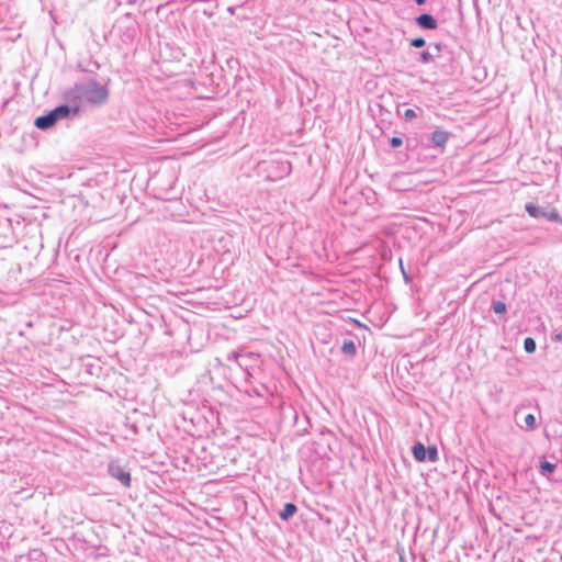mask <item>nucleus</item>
<instances>
[{
	"label": "nucleus",
	"mask_w": 562,
	"mask_h": 562,
	"mask_svg": "<svg viewBox=\"0 0 562 562\" xmlns=\"http://www.w3.org/2000/svg\"><path fill=\"white\" fill-rule=\"evenodd\" d=\"M108 97L109 91L106 87L95 80H87L76 83L64 93V99L71 106L74 115H77L87 104H103Z\"/></svg>",
	"instance_id": "nucleus-1"
},
{
	"label": "nucleus",
	"mask_w": 562,
	"mask_h": 562,
	"mask_svg": "<svg viewBox=\"0 0 562 562\" xmlns=\"http://www.w3.org/2000/svg\"><path fill=\"white\" fill-rule=\"evenodd\" d=\"M74 115V111L71 106L66 102V104H61L53 109L46 115L38 116L34 125L40 130H48L55 125L57 121L64 120Z\"/></svg>",
	"instance_id": "nucleus-2"
},
{
	"label": "nucleus",
	"mask_w": 562,
	"mask_h": 562,
	"mask_svg": "<svg viewBox=\"0 0 562 562\" xmlns=\"http://www.w3.org/2000/svg\"><path fill=\"white\" fill-rule=\"evenodd\" d=\"M525 210L533 218H547L550 222H561V216L555 210L548 212L533 203H527Z\"/></svg>",
	"instance_id": "nucleus-3"
},
{
	"label": "nucleus",
	"mask_w": 562,
	"mask_h": 562,
	"mask_svg": "<svg viewBox=\"0 0 562 562\" xmlns=\"http://www.w3.org/2000/svg\"><path fill=\"white\" fill-rule=\"evenodd\" d=\"M108 472L111 477L117 480L123 486L131 485V474L121 464L115 461L109 463Z\"/></svg>",
	"instance_id": "nucleus-4"
},
{
	"label": "nucleus",
	"mask_w": 562,
	"mask_h": 562,
	"mask_svg": "<svg viewBox=\"0 0 562 562\" xmlns=\"http://www.w3.org/2000/svg\"><path fill=\"white\" fill-rule=\"evenodd\" d=\"M416 23L418 26L426 29V30H435L437 27V21L436 19L428 13L420 14L416 19Z\"/></svg>",
	"instance_id": "nucleus-5"
},
{
	"label": "nucleus",
	"mask_w": 562,
	"mask_h": 562,
	"mask_svg": "<svg viewBox=\"0 0 562 562\" xmlns=\"http://www.w3.org/2000/svg\"><path fill=\"white\" fill-rule=\"evenodd\" d=\"M448 138L449 133L442 130H437L431 134V142L437 147H445Z\"/></svg>",
	"instance_id": "nucleus-6"
},
{
	"label": "nucleus",
	"mask_w": 562,
	"mask_h": 562,
	"mask_svg": "<svg viewBox=\"0 0 562 562\" xmlns=\"http://www.w3.org/2000/svg\"><path fill=\"white\" fill-rule=\"evenodd\" d=\"M426 450L427 448L422 442H416L412 448L415 460L419 462L426 461Z\"/></svg>",
	"instance_id": "nucleus-7"
},
{
	"label": "nucleus",
	"mask_w": 562,
	"mask_h": 562,
	"mask_svg": "<svg viewBox=\"0 0 562 562\" xmlns=\"http://www.w3.org/2000/svg\"><path fill=\"white\" fill-rule=\"evenodd\" d=\"M297 512V507L293 503H286L279 516L282 520H289L295 513Z\"/></svg>",
	"instance_id": "nucleus-8"
},
{
	"label": "nucleus",
	"mask_w": 562,
	"mask_h": 562,
	"mask_svg": "<svg viewBox=\"0 0 562 562\" xmlns=\"http://www.w3.org/2000/svg\"><path fill=\"white\" fill-rule=\"evenodd\" d=\"M555 468H557V464L551 463L543 459L540 461L539 472L541 475L548 477L550 474H552L554 472Z\"/></svg>",
	"instance_id": "nucleus-9"
},
{
	"label": "nucleus",
	"mask_w": 562,
	"mask_h": 562,
	"mask_svg": "<svg viewBox=\"0 0 562 562\" xmlns=\"http://www.w3.org/2000/svg\"><path fill=\"white\" fill-rule=\"evenodd\" d=\"M246 394L249 396H257V397L265 398L268 394V389L263 385L252 386V387L246 390Z\"/></svg>",
	"instance_id": "nucleus-10"
},
{
	"label": "nucleus",
	"mask_w": 562,
	"mask_h": 562,
	"mask_svg": "<svg viewBox=\"0 0 562 562\" xmlns=\"http://www.w3.org/2000/svg\"><path fill=\"white\" fill-rule=\"evenodd\" d=\"M27 558L30 562H43L44 554L40 549H32L29 551Z\"/></svg>",
	"instance_id": "nucleus-11"
},
{
	"label": "nucleus",
	"mask_w": 562,
	"mask_h": 562,
	"mask_svg": "<svg viewBox=\"0 0 562 562\" xmlns=\"http://www.w3.org/2000/svg\"><path fill=\"white\" fill-rule=\"evenodd\" d=\"M426 460L436 462L438 460V450L435 446H429L426 450Z\"/></svg>",
	"instance_id": "nucleus-12"
},
{
	"label": "nucleus",
	"mask_w": 562,
	"mask_h": 562,
	"mask_svg": "<svg viewBox=\"0 0 562 562\" xmlns=\"http://www.w3.org/2000/svg\"><path fill=\"white\" fill-rule=\"evenodd\" d=\"M492 308L496 314H503L506 312V304L502 301L493 302Z\"/></svg>",
	"instance_id": "nucleus-13"
},
{
	"label": "nucleus",
	"mask_w": 562,
	"mask_h": 562,
	"mask_svg": "<svg viewBox=\"0 0 562 562\" xmlns=\"http://www.w3.org/2000/svg\"><path fill=\"white\" fill-rule=\"evenodd\" d=\"M525 424L528 429L532 430L536 428V417L533 414H528L525 416Z\"/></svg>",
	"instance_id": "nucleus-14"
},
{
	"label": "nucleus",
	"mask_w": 562,
	"mask_h": 562,
	"mask_svg": "<svg viewBox=\"0 0 562 562\" xmlns=\"http://www.w3.org/2000/svg\"><path fill=\"white\" fill-rule=\"evenodd\" d=\"M525 351H536V341L531 337H527L524 341Z\"/></svg>",
	"instance_id": "nucleus-15"
},
{
	"label": "nucleus",
	"mask_w": 562,
	"mask_h": 562,
	"mask_svg": "<svg viewBox=\"0 0 562 562\" xmlns=\"http://www.w3.org/2000/svg\"><path fill=\"white\" fill-rule=\"evenodd\" d=\"M434 58H435V56L428 50H425L420 54V61L423 64H428V63L432 61Z\"/></svg>",
	"instance_id": "nucleus-16"
},
{
	"label": "nucleus",
	"mask_w": 562,
	"mask_h": 562,
	"mask_svg": "<svg viewBox=\"0 0 562 562\" xmlns=\"http://www.w3.org/2000/svg\"><path fill=\"white\" fill-rule=\"evenodd\" d=\"M341 351H356V346L352 340H345L341 346Z\"/></svg>",
	"instance_id": "nucleus-17"
},
{
	"label": "nucleus",
	"mask_w": 562,
	"mask_h": 562,
	"mask_svg": "<svg viewBox=\"0 0 562 562\" xmlns=\"http://www.w3.org/2000/svg\"><path fill=\"white\" fill-rule=\"evenodd\" d=\"M425 44L426 42L423 37H416L411 41V45L416 48L423 47Z\"/></svg>",
	"instance_id": "nucleus-18"
},
{
	"label": "nucleus",
	"mask_w": 562,
	"mask_h": 562,
	"mask_svg": "<svg viewBox=\"0 0 562 562\" xmlns=\"http://www.w3.org/2000/svg\"><path fill=\"white\" fill-rule=\"evenodd\" d=\"M403 116L405 120L411 121V120L415 119L417 116V114H416L415 110L407 109V110H405Z\"/></svg>",
	"instance_id": "nucleus-19"
},
{
	"label": "nucleus",
	"mask_w": 562,
	"mask_h": 562,
	"mask_svg": "<svg viewBox=\"0 0 562 562\" xmlns=\"http://www.w3.org/2000/svg\"><path fill=\"white\" fill-rule=\"evenodd\" d=\"M390 144H391V146H392L393 148H396V147H400V146L403 144V140H402V138H400V137H392V138L390 139Z\"/></svg>",
	"instance_id": "nucleus-20"
},
{
	"label": "nucleus",
	"mask_w": 562,
	"mask_h": 562,
	"mask_svg": "<svg viewBox=\"0 0 562 562\" xmlns=\"http://www.w3.org/2000/svg\"><path fill=\"white\" fill-rule=\"evenodd\" d=\"M290 170H291V165L288 161L281 162V171L283 173H289Z\"/></svg>",
	"instance_id": "nucleus-21"
},
{
	"label": "nucleus",
	"mask_w": 562,
	"mask_h": 562,
	"mask_svg": "<svg viewBox=\"0 0 562 562\" xmlns=\"http://www.w3.org/2000/svg\"><path fill=\"white\" fill-rule=\"evenodd\" d=\"M435 49H436L437 55H438L440 53V50H441V46L439 44H436L435 45Z\"/></svg>",
	"instance_id": "nucleus-22"
},
{
	"label": "nucleus",
	"mask_w": 562,
	"mask_h": 562,
	"mask_svg": "<svg viewBox=\"0 0 562 562\" xmlns=\"http://www.w3.org/2000/svg\"><path fill=\"white\" fill-rule=\"evenodd\" d=\"M417 4H424L426 0H415Z\"/></svg>",
	"instance_id": "nucleus-23"
},
{
	"label": "nucleus",
	"mask_w": 562,
	"mask_h": 562,
	"mask_svg": "<svg viewBox=\"0 0 562 562\" xmlns=\"http://www.w3.org/2000/svg\"><path fill=\"white\" fill-rule=\"evenodd\" d=\"M555 339H558V340L562 339V335L561 334L555 335Z\"/></svg>",
	"instance_id": "nucleus-24"
},
{
	"label": "nucleus",
	"mask_w": 562,
	"mask_h": 562,
	"mask_svg": "<svg viewBox=\"0 0 562 562\" xmlns=\"http://www.w3.org/2000/svg\"><path fill=\"white\" fill-rule=\"evenodd\" d=\"M240 355H241V353L236 352V353H233V357H234L235 359H237V357H238V356H240Z\"/></svg>",
	"instance_id": "nucleus-25"
}]
</instances>
